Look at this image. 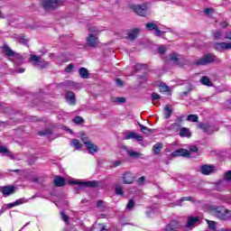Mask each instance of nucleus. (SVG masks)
<instances>
[{
	"mask_svg": "<svg viewBox=\"0 0 231 231\" xmlns=\"http://www.w3.org/2000/svg\"><path fill=\"white\" fill-rule=\"evenodd\" d=\"M209 210L221 221H230L231 219L230 210L226 209L225 207L210 206Z\"/></svg>",
	"mask_w": 231,
	"mask_h": 231,
	"instance_id": "nucleus-1",
	"label": "nucleus"
},
{
	"mask_svg": "<svg viewBox=\"0 0 231 231\" xmlns=\"http://www.w3.org/2000/svg\"><path fill=\"white\" fill-rule=\"evenodd\" d=\"M214 62H221V60L214 53H206L199 60H195V66H207L208 64H214Z\"/></svg>",
	"mask_w": 231,
	"mask_h": 231,
	"instance_id": "nucleus-2",
	"label": "nucleus"
},
{
	"mask_svg": "<svg viewBox=\"0 0 231 231\" xmlns=\"http://www.w3.org/2000/svg\"><path fill=\"white\" fill-rule=\"evenodd\" d=\"M2 51L7 57H14L15 59V60L14 61V64H18V65L23 64V56L14 51L12 48H10V46H8L7 44H4V46L2 47Z\"/></svg>",
	"mask_w": 231,
	"mask_h": 231,
	"instance_id": "nucleus-3",
	"label": "nucleus"
},
{
	"mask_svg": "<svg viewBox=\"0 0 231 231\" xmlns=\"http://www.w3.org/2000/svg\"><path fill=\"white\" fill-rule=\"evenodd\" d=\"M66 0H43L42 5L44 10H55L59 5H62Z\"/></svg>",
	"mask_w": 231,
	"mask_h": 231,
	"instance_id": "nucleus-4",
	"label": "nucleus"
},
{
	"mask_svg": "<svg viewBox=\"0 0 231 231\" xmlns=\"http://www.w3.org/2000/svg\"><path fill=\"white\" fill-rule=\"evenodd\" d=\"M130 10H133L136 15H140L141 17H145L147 14V4L143 5H130Z\"/></svg>",
	"mask_w": 231,
	"mask_h": 231,
	"instance_id": "nucleus-5",
	"label": "nucleus"
},
{
	"mask_svg": "<svg viewBox=\"0 0 231 231\" xmlns=\"http://www.w3.org/2000/svg\"><path fill=\"white\" fill-rule=\"evenodd\" d=\"M71 185H79V187H86L87 189H97L98 187L97 180H88V181H79V180H71L69 181Z\"/></svg>",
	"mask_w": 231,
	"mask_h": 231,
	"instance_id": "nucleus-6",
	"label": "nucleus"
},
{
	"mask_svg": "<svg viewBox=\"0 0 231 231\" xmlns=\"http://www.w3.org/2000/svg\"><path fill=\"white\" fill-rule=\"evenodd\" d=\"M42 56H37L35 54H32L30 57V61L33 62L34 66H37L41 69H44V68H48L50 66V62L46 61L42 63Z\"/></svg>",
	"mask_w": 231,
	"mask_h": 231,
	"instance_id": "nucleus-7",
	"label": "nucleus"
},
{
	"mask_svg": "<svg viewBox=\"0 0 231 231\" xmlns=\"http://www.w3.org/2000/svg\"><path fill=\"white\" fill-rule=\"evenodd\" d=\"M170 60H171V62H173V64H176L177 66H183V64L187 62V60H185V59L181 57V55L176 52H172L170 54Z\"/></svg>",
	"mask_w": 231,
	"mask_h": 231,
	"instance_id": "nucleus-8",
	"label": "nucleus"
},
{
	"mask_svg": "<svg viewBox=\"0 0 231 231\" xmlns=\"http://www.w3.org/2000/svg\"><path fill=\"white\" fill-rule=\"evenodd\" d=\"M86 45L89 48H97V46L100 44L98 37H97L95 34H88V36L86 39Z\"/></svg>",
	"mask_w": 231,
	"mask_h": 231,
	"instance_id": "nucleus-9",
	"label": "nucleus"
},
{
	"mask_svg": "<svg viewBox=\"0 0 231 231\" xmlns=\"http://www.w3.org/2000/svg\"><path fill=\"white\" fill-rule=\"evenodd\" d=\"M213 48L217 51H226V50H231V42H215L213 44Z\"/></svg>",
	"mask_w": 231,
	"mask_h": 231,
	"instance_id": "nucleus-10",
	"label": "nucleus"
},
{
	"mask_svg": "<svg viewBox=\"0 0 231 231\" xmlns=\"http://www.w3.org/2000/svg\"><path fill=\"white\" fill-rule=\"evenodd\" d=\"M181 228V223L178 222L177 220H171L164 229L165 231H180Z\"/></svg>",
	"mask_w": 231,
	"mask_h": 231,
	"instance_id": "nucleus-11",
	"label": "nucleus"
},
{
	"mask_svg": "<svg viewBox=\"0 0 231 231\" xmlns=\"http://www.w3.org/2000/svg\"><path fill=\"white\" fill-rule=\"evenodd\" d=\"M195 225H199V217L189 216L187 217L186 227L192 228Z\"/></svg>",
	"mask_w": 231,
	"mask_h": 231,
	"instance_id": "nucleus-12",
	"label": "nucleus"
},
{
	"mask_svg": "<svg viewBox=\"0 0 231 231\" xmlns=\"http://www.w3.org/2000/svg\"><path fill=\"white\" fill-rule=\"evenodd\" d=\"M171 156L176 158L178 156H183L184 158H190V152L187 149H178L171 152Z\"/></svg>",
	"mask_w": 231,
	"mask_h": 231,
	"instance_id": "nucleus-13",
	"label": "nucleus"
},
{
	"mask_svg": "<svg viewBox=\"0 0 231 231\" xmlns=\"http://www.w3.org/2000/svg\"><path fill=\"white\" fill-rule=\"evenodd\" d=\"M199 129H202L204 133H208V134H211V133H214V125L208 123H199Z\"/></svg>",
	"mask_w": 231,
	"mask_h": 231,
	"instance_id": "nucleus-14",
	"label": "nucleus"
},
{
	"mask_svg": "<svg viewBox=\"0 0 231 231\" xmlns=\"http://www.w3.org/2000/svg\"><path fill=\"white\" fill-rule=\"evenodd\" d=\"M216 171V168L212 165L204 164L200 168V171L204 176H208V174H212Z\"/></svg>",
	"mask_w": 231,
	"mask_h": 231,
	"instance_id": "nucleus-15",
	"label": "nucleus"
},
{
	"mask_svg": "<svg viewBox=\"0 0 231 231\" xmlns=\"http://www.w3.org/2000/svg\"><path fill=\"white\" fill-rule=\"evenodd\" d=\"M136 140L137 142H143V136L138 135V134L134 132H130L125 134V140Z\"/></svg>",
	"mask_w": 231,
	"mask_h": 231,
	"instance_id": "nucleus-16",
	"label": "nucleus"
},
{
	"mask_svg": "<svg viewBox=\"0 0 231 231\" xmlns=\"http://www.w3.org/2000/svg\"><path fill=\"white\" fill-rule=\"evenodd\" d=\"M123 181L126 185H131V183H134V176L133 173L127 171L123 174Z\"/></svg>",
	"mask_w": 231,
	"mask_h": 231,
	"instance_id": "nucleus-17",
	"label": "nucleus"
},
{
	"mask_svg": "<svg viewBox=\"0 0 231 231\" xmlns=\"http://www.w3.org/2000/svg\"><path fill=\"white\" fill-rule=\"evenodd\" d=\"M1 192L5 196V198H7V196H11V194H14V192H15V187L5 186L2 188Z\"/></svg>",
	"mask_w": 231,
	"mask_h": 231,
	"instance_id": "nucleus-18",
	"label": "nucleus"
},
{
	"mask_svg": "<svg viewBox=\"0 0 231 231\" xmlns=\"http://www.w3.org/2000/svg\"><path fill=\"white\" fill-rule=\"evenodd\" d=\"M86 149L88 151L89 154H95L98 152V146H97L93 142L86 143Z\"/></svg>",
	"mask_w": 231,
	"mask_h": 231,
	"instance_id": "nucleus-19",
	"label": "nucleus"
},
{
	"mask_svg": "<svg viewBox=\"0 0 231 231\" xmlns=\"http://www.w3.org/2000/svg\"><path fill=\"white\" fill-rule=\"evenodd\" d=\"M65 98L70 106H75L76 99H75V93L73 91H69L65 94Z\"/></svg>",
	"mask_w": 231,
	"mask_h": 231,
	"instance_id": "nucleus-20",
	"label": "nucleus"
},
{
	"mask_svg": "<svg viewBox=\"0 0 231 231\" xmlns=\"http://www.w3.org/2000/svg\"><path fill=\"white\" fill-rule=\"evenodd\" d=\"M138 33H140V28H135L128 32L127 39H129V41H134V39L138 37Z\"/></svg>",
	"mask_w": 231,
	"mask_h": 231,
	"instance_id": "nucleus-21",
	"label": "nucleus"
},
{
	"mask_svg": "<svg viewBox=\"0 0 231 231\" xmlns=\"http://www.w3.org/2000/svg\"><path fill=\"white\" fill-rule=\"evenodd\" d=\"M183 201H191V203H194V201H196V199L194 197H182L175 202V205H177V207H181V203Z\"/></svg>",
	"mask_w": 231,
	"mask_h": 231,
	"instance_id": "nucleus-22",
	"label": "nucleus"
},
{
	"mask_svg": "<svg viewBox=\"0 0 231 231\" xmlns=\"http://www.w3.org/2000/svg\"><path fill=\"white\" fill-rule=\"evenodd\" d=\"M54 187H64L66 185V180L62 177H56L53 180Z\"/></svg>",
	"mask_w": 231,
	"mask_h": 231,
	"instance_id": "nucleus-23",
	"label": "nucleus"
},
{
	"mask_svg": "<svg viewBox=\"0 0 231 231\" xmlns=\"http://www.w3.org/2000/svg\"><path fill=\"white\" fill-rule=\"evenodd\" d=\"M180 136L190 138V136H192V134L190 133V130H189V128L181 127L180 130Z\"/></svg>",
	"mask_w": 231,
	"mask_h": 231,
	"instance_id": "nucleus-24",
	"label": "nucleus"
},
{
	"mask_svg": "<svg viewBox=\"0 0 231 231\" xmlns=\"http://www.w3.org/2000/svg\"><path fill=\"white\" fill-rule=\"evenodd\" d=\"M145 28L148 30V32L155 31L158 28V22H148L145 24Z\"/></svg>",
	"mask_w": 231,
	"mask_h": 231,
	"instance_id": "nucleus-25",
	"label": "nucleus"
},
{
	"mask_svg": "<svg viewBox=\"0 0 231 231\" xmlns=\"http://www.w3.org/2000/svg\"><path fill=\"white\" fill-rule=\"evenodd\" d=\"M162 149H163V143H157L152 146L153 154L158 155L160 154Z\"/></svg>",
	"mask_w": 231,
	"mask_h": 231,
	"instance_id": "nucleus-26",
	"label": "nucleus"
},
{
	"mask_svg": "<svg viewBox=\"0 0 231 231\" xmlns=\"http://www.w3.org/2000/svg\"><path fill=\"white\" fill-rule=\"evenodd\" d=\"M200 82L203 84V86H208V88H212L214 86L210 79L207 76L202 77L200 79Z\"/></svg>",
	"mask_w": 231,
	"mask_h": 231,
	"instance_id": "nucleus-27",
	"label": "nucleus"
},
{
	"mask_svg": "<svg viewBox=\"0 0 231 231\" xmlns=\"http://www.w3.org/2000/svg\"><path fill=\"white\" fill-rule=\"evenodd\" d=\"M79 73L81 79H89V71L88 69L82 67L79 69Z\"/></svg>",
	"mask_w": 231,
	"mask_h": 231,
	"instance_id": "nucleus-28",
	"label": "nucleus"
},
{
	"mask_svg": "<svg viewBox=\"0 0 231 231\" xmlns=\"http://www.w3.org/2000/svg\"><path fill=\"white\" fill-rule=\"evenodd\" d=\"M172 115V106L171 105H166L164 107V116L165 118H171Z\"/></svg>",
	"mask_w": 231,
	"mask_h": 231,
	"instance_id": "nucleus-29",
	"label": "nucleus"
},
{
	"mask_svg": "<svg viewBox=\"0 0 231 231\" xmlns=\"http://www.w3.org/2000/svg\"><path fill=\"white\" fill-rule=\"evenodd\" d=\"M137 124L140 127L141 133H143V134H149V133H151V134L153 133L152 129L147 128V126H145L140 123H137Z\"/></svg>",
	"mask_w": 231,
	"mask_h": 231,
	"instance_id": "nucleus-30",
	"label": "nucleus"
},
{
	"mask_svg": "<svg viewBox=\"0 0 231 231\" xmlns=\"http://www.w3.org/2000/svg\"><path fill=\"white\" fill-rule=\"evenodd\" d=\"M71 145L75 147L77 151H80V149L82 148V144L80 143V141H79V139H73L71 141Z\"/></svg>",
	"mask_w": 231,
	"mask_h": 231,
	"instance_id": "nucleus-31",
	"label": "nucleus"
},
{
	"mask_svg": "<svg viewBox=\"0 0 231 231\" xmlns=\"http://www.w3.org/2000/svg\"><path fill=\"white\" fill-rule=\"evenodd\" d=\"M159 89L161 93H169V91H171V87L167 86L165 83H162L159 86Z\"/></svg>",
	"mask_w": 231,
	"mask_h": 231,
	"instance_id": "nucleus-32",
	"label": "nucleus"
},
{
	"mask_svg": "<svg viewBox=\"0 0 231 231\" xmlns=\"http://www.w3.org/2000/svg\"><path fill=\"white\" fill-rule=\"evenodd\" d=\"M88 32H90V34L95 35L96 37L97 35H98V33H100V30L97 26L89 27Z\"/></svg>",
	"mask_w": 231,
	"mask_h": 231,
	"instance_id": "nucleus-33",
	"label": "nucleus"
},
{
	"mask_svg": "<svg viewBox=\"0 0 231 231\" xmlns=\"http://www.w3.org/2000/svg\"><path fill=\"white\" fill-rule=\"evenodd\" d=\"M214 38L216 39V41H219V39H221V41H225V37L223 38V31H217L214 32Z\"/></svg>",
	"mask_w": 231,
	"mask_h": 231,
	"instance_id": "nucleus-34",
	"label": "nucleus"
},
{
	"mask_svg": "<svg viewBox=\"0 0 231 231\" xmlns=\"http://www.w3.org/2000/svg\"><path fill=\"white\" fill-rule=\"evenodd\" d=\"M127 152H128V156H130V158H140V156H143L142 153L134 152L133 150H130Z\"/></svg>",
	"mask_w": 231,
	"mask_h": 231,
	"instance_id": "nucleus-35",
	"label": "nucleus"
},
{
	"mask_svg": "<svg viewBox=\"0 0 231 231\" xmlns=\"http://www.w3.org/2000/svg\"><path fill=\"white\" fill-rule=\"evenodd\" d=\"M74 124H77V125H80L82 124H84V118H82V116H78L76 117H74L73 119Z\"/></svg>",
	"mask_w": 231,
	"mask_h": 231,
	"instance_id": "nucleus-36",
	"label": "nucleus"
},
{
	"mask_svg": "<svg viewBox=\"0 0 231 231\" xmlns=\"http://www.w3.org/2000/svg\"><path fill=\"white\" fill-rule=\"evenodd\" d=\"M51 133H52L51 129H45L43 131H40L38 133V134H39V136H48V135L51 134Z\"/></svg>",
	"mask_w": 231,
	"mask_h": 231,
	"instance_id": "nucleus-37",
	"label": "nucleus"
},
{
	"mask_svg": "<svg viewBox=\"0 0 231 231\" xmlns=\"http://www.w3.org/2000/svg\"><path fill=\"white\" fill-rule=\"evenodd\" d=\"M115 192L117 196H124V188L122 186H117L115 189Z\"/></svg>",
	"mask_w": 231,
	"mask_h": 231,
	"instance_id": "nucleus-38",
	"label": "nucleus"
},
{
	"mask_svg": "<svg viewBox=\"0 0 231 231\" xmlns=\"http://www.w3.org/2000/svg\"><path fill=\"white\" fill-rule=\"evenodd\" d=\"M187 120H188V122H198V120H199V117H198V116L197 115H189L188 116H187Z\"/></svg>",
	"mask_w": 231,
	"mask_h": 231,
	"instance_id": "nucleus-39",
	"label": "nucleus"
},
{
	"mask_svg": "<svg viewBox=\"0 0 231 231\" xmlns=\"http://www.w3.org/2000/svg\"><path fill=\"white\" fill-rule=\"evenodd\" d=\"M61 219L67 223V225H69V217L66 215L63 211L60 212Z\"/></svg>",
	"mask_w": 231,
	"mask_h": 231,
	"instance_id": "nucleus-40",
	"label": "nucleus"
},
{
	"mask_svg": "<svg viewBox=\"0 0 231 231\" xmlns=\"http://www.w3.org/2000/svg\"><path fill=\"white\" fill-rule=\"evenodd\" d=\"M209 230H216V222L212 220H207Z\"/></svg>",
	"mask_w": 231,
	"mask_h": 231,
	"instance_id": "nucleus-41",
	"label": "nucleus"
},
{
	"mask_svg": "<svg viewBox=\"0 0 231 231\" xmlns=\"http://www.w3.org/2000/svg\"><path fill=\"white\" fill-rule=\"evenodd\" d=\"M134 208V200L129 199L126 205L127 210H133Z\"/></svg>",
	"mask_w": 231,
	"mask_h": 231,
	"instance_id": "nucleus-42",
	"label": "nucleus"
},
{
	"mask_svg": "<svg viewBox=\"0 0 231 231\" xmlns=\"http://www.w3.org/2000/svg\"><path fill=\"white\" fill-rule=\"evenodd\" d=\"M114 102H116V104H125V97H116L114 99Z\"/></svg>",
	"mask_w": 231,
	"mask_h": 231,
	"instance_id": "nucleus-43",
	"label": "nucleus"
},
{
	"mask_svg": "<svg viewBox=\"0 0 231 231\" xmlns=\"http://www.w3.org/2000/svg\"><path fill=\"white\" fill-rule=\"evenodd\" d=\"M0 153L1 154H10V151L6 149L5 146H0Z\"/></svg>",
	"mask_w": 231,
	"mask_h": 231,
	"instance_id": "nucleus-44",
	"label": "nucleus"
},
{
	"mask_svg": "<svg viewBox=\"0 0 231 231\" xmlns=\"http://www.w3.org/2000/svg\"><path fill=\"white\" fill-rule=\"evenodd\" d=\"M224 180H226V181H231V171H227L225 173Z\"/></svg>",
	"mask_w": 231,
	"mask_h": 231,
	"instance_id": "nucleus-45",
	"label": "nucleus"
},
{
	"mask_svg": "<svg viewBox=\"0 0 231 231\" xmlns=\"http://www.w3.org/2000/svg\"><path fill=\"white\" fill-rule=\"evenodd\" d=\"M160 98H162V97L158 93H152V100H160Z\"/></svg>",
	"mask_w": 231,
	"mask_h": 231,
	"instance_id": "nucleus-46",
	"label": "nucleus"
},
{
	"mask_svg": "<svg viewBox=\"0 0 231 231\" xmlns=\"http://www.w3.org/2000/svg\"><path fill=\"white\" fill-rule=\"evenodd\" d=\"M19 42H20L21 44H28V40L26 39L25 36H21V37L19 38Z\"/></svg>",
	"mask_w": 231,
	"mask_h": 231,
	"instance_id": "nucleus-47",
	"label": "nucleus"
},
{
	"mask_svg": "<svg viewBox=\"0 0 231 231\" xmlns=\"http://www.w3.org/2000/svg\"><path fill=\"white\" fill-rule=\"evenodd\" d=\"M162 33H165V32L160 31V29L157 27L154 31L155 37H162Z\"/></svg>",
	"mask_w": 231,
	"mask_h": 231,
	"instance_id": "nucleus-48",
	"label": "nucleus"
},
{
	"mask_svg": "<svg viewBox=\"0 0 231 231\" xmlns=\"http://www.w3.org/2000/svg\"><path fill=\"white\" fill-rule=\"evenodd\" d=\"M204 14L206 15H210V14H214V9L213 8H206V9H204Z\"/></svg>",
	"mask_w": 231,
	"mask_h": 231,
	"instance_id": "nucleus-49",
	"label": "nucleus"
},
{
	"mask_svg": "<svg viewBox=\"0 0 231 231\" xmlns=\"http://www.w3.org/2000/svg\"><path fill=\"white\" fill-rule=\"evenodd\" d=\"M73 68H74V66H73V64H69L67 67H66V69H65V71H66V73H71V70L73 69Z\"/></svg>",
	"mask_w": 231,
	"mask_h": 231,
	"instance_id": "nucleus-50",
	"label": "nucleus"
},
{
	"mask_svg": "<svg viewBox=\"0 0 231 231\" xmlns=\"http://www.w3.org/2000/svg\"><path fill=\"white\" fill-rule=\"evenodd\" d=\"M146 66H147V65H145V64L137 63V64L135 65V69H136V70H139V69H142V68H146Z\"/></svg>",
	"mask_w": 231,
	"mask_h": 231,
	"instance_id": "nucleus-51",
	"label": "nucleus"
},
{
	"mask_svg": "<svg viewBox=\"0 0 231 231\" xmlns=\"http://www.w3.org/2000/svg\"><path fill=\"white\" fill-rule=\"evenodd\" d=\"M165 47H159L158 48V53H161V55H165Z\"/></svg>",
	"mask_w": 231,
	"mask_h": 231,
	"instance_id": "nucleus-52",
	"label": "nucleus"
},
{
	"mask_svg": "<svg viewBox=\"0 0 231 231\" xmlns=\"http://www.w3.org/2000/svg\"><path fill=\"white\" fill-rule=\"evenodd\" d=\"M199 149H198V146L196 145H193V146H190L189 147V152H198Z\"/></svg>",
	"mask_w": 231,
	"mask_h": 231,
	"instance_id": "nucleus-53",
	"label": "nucleus"
},
{
	"mask_svg": "<svg viewBox=\"0 0 231 231\" xmlns=\"http://www.w3.org/2000/svg\"><path fill=\"white\" fill-rule=\"evenodd\" d=\"M14 207H17L19 205H23V203H24V201L23 200V199H17L16 201L14 202Z\"/></svg>",
	"mask_w": 231,
	"mask_h": 231,
	"instance_id": "nucleus-54",
	"label": "nucleus"
},
{
	"mask_svg": "<svg viewBox=\"0 0 231 231\" xmlns=\"http://www.w3.org/2000/svg\"><path fill=\"white\" fill-rule=\"evenodd\" d=\"M97 208H105L104 200H99L97 204Z\"/></svg>",
	"mask_w": 231,
	"mask_h": 231,
	"instance_id": "nucleus-55",
	"label": "nucleus"
},
{
	"mask_svg": "<svg viewBox=\"0 0 231 231\" xmlns=\"http://www.w3.org/2000/svg\"><path fill=\"white\" fill-rule=\"evenodd\" d=\"M144 181H145V177L143 176L137 180V183H139V185H143Z\"/></svg>",
	"mask_w": 231,
	"mask_h": 231,
	"instance_id": "nucleus-56",
	"label": "nucleus"
},
{
	"mask_svg": "<svg viewBox=\"0 0 231 231\" xmlns=\"http://www.w3.org/2000/svg\"><path fill=\"white\" fill-rule=\"evenodd\" d=\"M33 183H37L38 185H42L41 179L39 178H33L31 180Z\"/></svg>",
	"mask_w": 231,
	"mask_h": 231,
	"instance_id": "nucleus-57",
	"label": "nucleus"
},
{
	"mask_svg": "<svg viewBox=\"0 0 231 231\" xmlns=\"http://www.w3.org/2000/svg\"><path fill=\"white\" fill-rule=\"evenodd\" d=\"M116 86H124V81L120 79H116Z\"/></svg>",
	"mask_w": 231,
	"mask_h": 231,
	"instance_id": "nucleus-58",
	"label": "nucleus"
},
{
	"mask_svg": "<svg viewBox=\"0 0 231 231\" xmlns=\"http://www.w3.org/2000/svg\"><path fill=\"white\" fill-rule=\"evenodd\" d=\"M69 86H70V88H78L79 84H76L75 82L70 81V82H69Z\"/></svg>",
	"mask_w": 231,
	"mask_h": 231,
	"instance_id": "nucleus-59",
	"label": "nucleus"
},
{
	"mask_svg": "<svg viewBox=\"0 0 231 231\" xmlns=\"http://www.w3.org/2000/svg\"><path fill=\"white\" fill-rule=\"evenodd\" d=\"M183 118H185V116H177V122H180V123L183 122Z\"/></svg>",
	"mask_w": 231,
	"mask_h": 231,
	"instance_id": "nucleus-60",
	"label": "nucleus"
},
{
	"mask_svg": "<svg viewBox=\"0 0 231 231\" xmlns=\"http://www.w3.org/2000/svg\"><path fill=\"white\" fill-rule=\"evenodd\" d=\"M81 142H83V143H84L85 146H86V143H89L90 141H88L87 137H82V138H81Z\"/></svg>",
	"mask_w": 231,
	"mask_h": 231,
	"instance_id": "nucleus-61",
	"label": "nucleus"
},
{
	"mask_svg": "<svg viewBox=\"0 0 231 231\" xmlns=\"http://www.w3.org/2000/svg\"><path fill=\"white\" fill-rule=\"evenodd\" d=\"M220 26H221L222 28H226V27L228 26V23H227L226 22H221V23H220Z\"/></svg>",
	"mask_w": 231,
	"mask_h": 231,
	"instance_id": "nucleus-62",
	"label": "nucleus"
},
{
	"mask_svg": "<svg viewBox=\"0 0 231 231\" xmlns=\"http://www.w3.org/2000/svg\"><path fill=\"white\" fill-rule=\"evenodd\" d=\"M15 207L14 202L7 204V208H14Z\"/></svg>",
	"mask_w": 231,
	"mask_h": 231,
	"instance_id": "nucleus-63",
	"label": "nucleus"
},
{
	"mask_svg": "<svg viewBox=\"0 0 231 231\" xmlns=\"http://www.w3.org/2000/svg\"><path fill=\"white\" fill-rule=\"evenodd\" d=\"M225 39H229V40L231 41V32H230L226 33V35H225Z\"/></svg>",
	"mask_w": 231,
	"mask_h": 231,
	"instance_id": "nucleus-64",
	"label": "nucleus"
}]
</instances>
